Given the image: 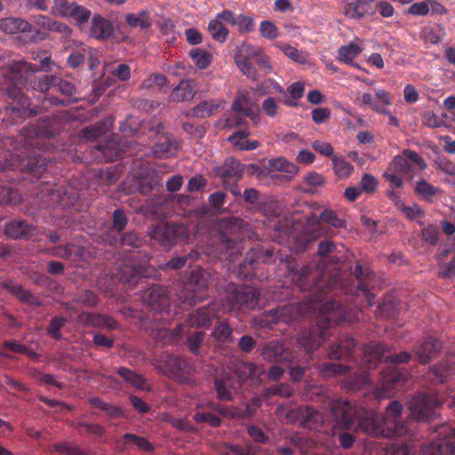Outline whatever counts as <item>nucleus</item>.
Returning a JSON list of instances; mask_svg holds the SVG:
<instances>
[{"mask_svg":"<svg viewBox=\"0 0 455 455\" xmlns=\"http://www.w3.org/2000/svg\"><path fill=\"white\" fill-rule=\"evenodd\" d=\"M374 0H352L347 2L344 8V14L349 19H362L374 12L372 3Z\"/></svg>","mask_w":455,"mask_h":455,"instance_id":"obj_20","label":"nucleus"},{"mask_svg":"<svg viewBox=\"0 0 455 455\" xmlns=\"http://www.w3.org/2000/svg\"><path fill=\"white\" fill-rule=\"evenodd\" d=\"M404 383V377L395 367H388L382 372L381 384L376 390L379 399L389 397L398 386Z\"/></svg>","mask_w":455,"mask_h":455,"instance_id":"obj_12","label":"nucleus"},{"mask_svg":"<svg viewBox=\"0 0 455 455\" xmlns=\"http://www.w3.org/2000/svg\"><path fill=\"white\" fill-rule=\"evenodd\" d=\"M160 178L156 172L149 170L144 175L140 177L138 188L141 194L147 195L150 193L156 186L159 185Z\"/></svg>","mask_w":455,"mask_h":455,"instance_id":"obj_32","label":"nucleus"},{"mask_svg":"<svg viewBox=\"0 0 455 455\" xmlns=\"http://www.w3.org/2000/svg\"><path fill=\"white\" fill-rule=\"evenodd\" d=\"M193 80H181L170 95L172 101L191 100L196 94Z\"/></svg>","mask_w":455,"mask_h":455,"instance_id":"obj_29","label":"nucleus"},{"mask_svg":"<svg viewBox=\"0 0 455 455\" xmlns=\"http://www.w3.org/2000/svg\"><path fill=\"white\" fill-rule=\"evenodd\" d=\"M104 320L103 315L90 312H82L77 316V322L87 327H101Z\"/></svg>","mask_w":455,"mask_h":455,"instance_id":"obj_44","label":"nucleus"},{"mask_svg":"<svg viewBox=\"0 0 455 455\" xmlns=\"http://www.w3.org/2000/svg\"><path fill=\"white\" fill-rule=\"evenodd\" d=\"M142 243V238L134 231H130L122 235L118 240L116 239L114 242V245L121 244L135 248L140 247Z\"/></svg>","mask_w":455,"mask_h":455,"instance_id":"obj_48","label":"nucleus"},{"mask_svg":"<svg viewBox=\"0 0 455 455\" xmlns=\"http://www.w3.org/2000/svg\"><path fill=\"white\" fill-rule=\"evenodd\" d=\"M74 427L78 430L84 429L88 434L98 437H101L106 434V429L100 424L78 422Z\"/></svg>","mask_w":455,"mask_h":455,"instance_id":"obj_60","label":"nucleus"},{"mask_svg":"<svg viewBox=\"0 0 455 455\" xmlns=\"http://www.w3.org/2000/svg\"><path fill=\"white\" fill-rule=\"evenodd\" d=\"M126 22L132 28L140 27L148 28L151 26V20L146 12H140L139 15L127 14L125 17Z\"/></svg>","mask_w":455,"mask_h":455,"instance_id":"obj_49","label":"nucleus"},{"mask_svg":"<svg viewBox=\"0 0 455 455\" xmlns=\"http://www.w3.org/2000/svg\"><path fill=\"white\" fill-rule=\"evenodd\" d=\"M387 351V347L384 344L376 342L367 344L363 348V363L369 369L377 367Z\"/></svg>","mask_w":455,"mask_h":455,"instance_id":"obj_21","label":"nucleus"},{"mask_svg":"<svg viewBox=\"0 0 455 455\" xmlns=\"http://www.w3.org/2000/svg\"><path fill=\"white\" fill-rule=\"evenodd\" d=\"M442 347V342L439 339L427 338L415 349V355L420 363L426 364L440 354Z\"/></svg>","mask_w":455,"mask_h":455,"instance_id":"obj_18","label":"nucleus"},{"mask_svg":"<svg viewBox=\"0 0 455 455\" xmlns=\"http://www.w3.org/2000/svg\"><path fill=\"white\" fill-rule=\"evenodd\" d=\"M307 306L303 303L288 304L270 311L275 322L290 323L305 313Z\"/></svg>","mask_w":455,"mask_h":455,"instance_id":"obj_19","label":"nucleus"},{"mask_svg":"<svg viewBox=\"0 0 455 455\" xmlns=\"http://www.w3.org/2000/svg\"><path fill=\"white\" fill-rule=\"evenodd\" d=\"M332 164L335 174L340 179L349 177L354 170L348 162L336 156L332 157Z\"/></svg>","mask_w":455,"mask_h":455,"instance_id":"obj_45","label":"nucleus"},{"mask_svg":"<svg viewBox=\"0 0 455 455\" xmlns=\"http://www.w3.org/2000/svg\"><path fill=\"white\" fill-rule=\"evenodd\" d=\"M151 239L157 241L164 247H172L178 241L188 240L190 230L184 224H159L150 226L148 231Z\"/></svg>","mask_w":455,"mask_h":455,"instance_id":"obj_6","label":"nucleus"},{"mask_svg":"<svg viewBox=\"0 0 455 455\" xmlns=\"http://www.w3.org/2000/svg\"><path fill=\"white\" fill-rule=\"evenodd\" d=\"M176 153V147L167 139L153 147V154L159 158H166Z\"/></svg>","mask_w":455,"mask_h":455,"instance_id":"obj_46","label":"nucleus"},{"mask_svg":"<svg viewBox=\"0 0 455 455\" xmlns=\"http://www.w3.org/2000/svg\"><path fill=\"white\" fill-rule=\"evenodd\" d=\"M353 274L358 280L357 289L363 291L368 305L370 307L373 306L375 296L369 291V282L373 279L374 274L367 268H363V267L358 264L355 266Z\"/></svg>","mask_w":455,"mask_h":455,"instance_id":"obj_23","label":"nucleus"},{"mask_svg":"<svg viewBox=\"0 0 455 455\" xmlns=\"http://www.w3.org/2000/svg\"><path fill=\"white\" fill-rule=\"evenodd\" d=\"M210 274L200 267L193 269L184 291V300L190 305L203 301V293L209 286Z\"/></svg>","mask_w":455,"mask_h":455,"instance_id":"obj_7","label":"nucleus"},{"mask_svg":"<svg viewBox=\"0 0 455 455\" xmlns=\"http://www.w3.org/2000/svg\"><path fill=\"white\" fill-rule=\"evenodd\" d=\"M235 380L228 373L220 374L214 379V388L217 398L220 401H232L234 399L232 390L234 389Z\"/></svg>","mask_w":455,"mask_h":455,"instance_id":"obj_24","label":"nucleus"},{"mask_svg":"<svg viewBox=\"0 0 455 455\" xmlns=\"http://www.w3.org/2000/svg\"><path fill=\"white\" fill-rule=\"evenodd\" d=\"M94 148L100 153V156H98V157H101L106 162L116 160L124 152V148L116 140L98 143Z\"/></svg>","mask_w":455,"mask_h":455,"instance_id":"obj_25","label":"nucleus"},{"mask_svg":"<svg viewBox=\"0 0 455 455\" xmlns=\"http://www.w3.org/2000/svg\"><path fill=\"white\" fill-rule=\"evenodd\" d=\"M287 271L291 282L300 290L307 291L315 288L316 291L324 287L331 288L338 282V274L334 273L328 277L319 266H305L298 267L293 261L287 263Z\"/></svg>","mask_w":455,"mask_h":455,"instance_id":"obj_3","label":"nucleus"},{"mask_svg":"<svg viewBox=\"0 0 455 455\" xmlns=\"http://www.w3.org/2000/svg\"><path fill=\"white\" fill-rule=\"evenodd\" d=\"M215 307L216 304H212L198 308L188 315L186 323L190 328L208 327L212 319L217 316Z\"/></svg>","mask_w":455,"mask_h":455,"instance_id":"obj_17","label":"nucleus"},{"mask_svg":"<svg viewBox=\"0 0 455 455\" xmlns=\"http://www.w3.org/2000/svg\"><path fill=\"white\" fill-rule=\"evenodd\" d=\"M403 407L398 401H392L386 408L385 413L380 416L383 426L389 434L403 435L407 432L404 422L400 421Z\"/></svg>","mask_w":455,"mask_h":455,"instance_id":"obj_8","label":"nucleus"},{"mask_svg":"<svg viewBox=\"0 0 455 455\" xmlns=\"http://www.w3.org/2000/svg\"><path fill=\"white\" fill-rule=\"evenodd\" d=\"M261 51V47L254 46L251 44L243 42L237 47L234 59L250 60L251 59H255Z\"/></svg>","mask_w":455,"mask_h":455,"instance_id":"obj_37","label":"nucleus"},{"mask_svg":"<svg viewBox=\"0 0 455 455\" xmlns=\"http://www.w3.org/2000/svg\"><path fill=\"white\" fill-rule=\"evenodd\" d=\"M325 334L326 332L323 329L320 331L318 329L314 331H305L299 334L298 342L300 347L309 354L321 346Z\"/></svg>","mask_w":455,"mask_h":455,"instance_id":"obj_22","label":"nucleus"},{"mask_svg":"<svg viewBox=\"0 0 455 455\" xmlns=\"http://www.w3.org/2000/svg\"><path fill=\"white\" fill-rule=\"evenodd\" d=\"M76 3H68L67 0H54L52 13L56 16L67 17L69 15Z\"/></svg>","mask_w":455,"mask_h":455,"instance_id":"obj_59","label":"nucleus"},{"mask_svg":"<svg viewBox=\"0 0 455 455\" xmlns=\"http://www.w3.org/2000/svg\"><path fill=\"white\" fill-rule=\"evenodd\" d=\"M225 106V101L220 100H211L199 103L197 106L193 108L188 113V116H192L195 117L205 118L212 116L217 113L220 109H223Z\"/></svg>","mask_w":455,"mask_h":455,"instance_id":"obj_26","label":"nucleus"},{"mask_svg":"<svg viewBox=\"0 0 455 455\" xmlns=\"http://www.w3.org/2000/svg\"><path fill=\"white\" fill-rule=\"evenodd\" d=\"M131 446H136L140 451H152L154 446L146 438L134 434L127 433L123 436V441L117 442V448L120 451H125Z\"/></svg>","mask_w":455,"mask_h":455,"instance_id":"obj_27","label":"nucleus"},{"mask_svg":"<svg viewBox=\"0 0 455 455\" xmlns=\"http://www.w3.org/2000/svg\"><path fill=\"white\" fill-rule=\"evenodd\" d=\"M329 409L333 419L346 429L367 435H385L380 416L373 411H357L347 401L332 400Z\"/></svg>","mask_w":455,"mask_h":455,"instance_id":"obj_1","label":"nucleus"},{"mask_svg":"<svg viewBox=\"0 0 455 455\" xmlns=\"http://www.w3.org/2000/svg\"><path fill=\"white\" fill-rule=\"evenodd\" d=\"M208 30L212 37L220 43H223L227 39L229 33L228 29H227L223 23L217 18L209 23Z\"/></svg>","mask_w":455,"mask_h":455,"instance_id":"obj_41","label":"nucleus"},{"mask_svg":"<svg viewBox=\"0 0 455 455\" xmlns=\"http://www.w3.org/2000/svg\"><path fill=\"white\" fill-rule=\"evenodd\" d=\"M410 170L411 165L404 156H395L389 166V171L397 174L408 173Z\"/></svg>","mask_w":455,"mask_h":455,"instance_id":"obj_53","label":"nucleus"},{"mask_svg":"<svg viewBox=\"0 0 455 455\" xmlns=\"http://www.w3.org/2000/svg\"><path fill=\"white\" fill-rule=\"evenodd\" d=\"M379 309L383 316L391 317L397 312V304L394 299L387 298L379 306Z\"/></svg>","mask_w":455,"mask_h":455,"instance_id":"obj_63","label":"nucleus"},{"mask_svg":"<svg viewBox=\"0 0 455 455\" xmlns=\"http://www.w3.org/2000/svg\"><path fill=\"white\" fill-rule=\"evenodd\" d=\"M92 33L95 37L101 38L110 34L109 23L103 18H94L92 21Z\"/></svg>","mask_w":455,"mask_h":455,"instance_id":"obj_54","label":"nucleus"},{"mask_svg":"<svg viewBox=\"0 0 455 455\" xmlns=\"http://www.w3.org/2000/svg\"><path fill=\"white\" fill-rule=\"evenodd\" d=\"M218 174L224 180L237 181L243 176V167L238 161L229 158L218 169Z\"/></svg>","mask_w":455,"mask_h":455,"instance_id":"obj_30","label":"nucleus"},{"mask_svg":"<svg viewBox=\"0 0 455 455\" xmlns=\"http://www.w3.org/2000/svg\"><path fill=\"white\" fill-rule=\"evenodd\" d=\"M438 405V401L431 395L416 396L409 403L411 416L419 421L426 420Z\"/></svg>","mask_w":455,"mask_h":455,"instance_id":"obj_9","label":"nucleus"},{"mask_svg":"<svg viewBox=\"0 0 455 455\" xmlns=\"http://www.w3.org/2000/svg\"><path fill=\"white\" fill-rule=\"evenodd\" d=\"M80 247L73 243H68L64 246H59V252L55 253L59 258L71 259L73 256H80Z\"/></svg>","mask_w":455,"mask_h":455,"instance_id":"obj_64","label":"nucleus"},{"mask_svg":"<svg viewBox=\"0 0 455 455\" xmlns=\"http://www.w3.org/2000/svg\"><path fill=\"white\" fill-rule=\"evenodd\" d=\"M162 362L164 363V373L169 377H181L190 374L194 368L184 357L165 355Z\"/></svg>","mask_w":455,"mask_h":455,"instance_id":"obj_13","label":"nucleus"},{"mask_svg":"<svg viewBox=\"0 0 455 455\" xmlns=\"http://www.w3.org/2000/svg\"><path fill=\"white\" fill-rule=\"evenodd\" d=\"M205 332L204 331H195L190 333L187 338V344L188 347V349L193 354H198L199 349L202 346V343L204 339Z\"/></svg>","mask_w":455,"mask_h":455,"instance_id":"obj_55","label":"nucleus"},{"mask_svg":"<svg viewBox=\"0 0 455 455\" xmlns=\"http://www.w3.org/2000/svg\"><path fill=\"white\" fill-rule=\"evenodd\" d=\"M4 234L14 240L31 238L36 233V228L22 220H12L5 223Z\"/></svg>","mask_w":455,"mask_h":455,"instance_id":"obj_16","label":"nucleus"},{"mask_svg":"<svg viewBox=\"0 0 455 455\" xmlns=\"http://www.w3.org/2000/svg\"><path fill=\"white\" fill-rule=\"evenodd\" d=\"M265 370L263 366H258L253 363L243 361L237 362L234 366V372L240 381H245L255 375H262Z\"/></svg>","mask_w":455,"mask_h":455,"instance_id":"obj_28","label":"nucleus"},{"mask_svg":"<svg viewBox=\"0 0 455 455\" xmlns=\"http://www.w3.org/2000/svg\"><path fill=\"white\" fill-rule=\"evenodd\" d=\"M74 301L86 307H95L99 304L100 299L98 295L92 291L84 290L76 296Z\"/></svg>","mask_w":455,"mask_h":455,"instance_id":"obj_47","label":"nucleus"},{"mask_svg":"<svg viewBox=\"0 0 455 455\" xmlns=\"http://www.w3.org/2000/svg\"><path fill=\"white\" fill-rule=\"evenodd\" d=\"M54 88H57L61 94L68 97L75 95L76 92L73 84L57 76H55Z\"/></svg>","mask_w":455,"mask_h":455,"instance_id":"obj_61","label":"nucleus"},{"mask_svg":"<svg viewBox=\"0 0 455 455\" xmlns=\"http://www.w3.org/2000/svg\"><path fill=\"white\" fill-rule=\"evenodd\" d=\"M421 455H455V443L451 440L433 442L423 448Z\"/></svg>","mask_w":455,"mask_h":455,"instance_id":"obj_31","label":"nucleus"},{"mask_svg":"<svg viewBox=\"0 0 455 455\" xmlns=\"http://www.w3.org/2000/svg\"><path fill=\"white\" fill-rule=\"evenodd\" d=\"M39 71V68L32 63L19 60L7 65L4 76L11 81L6 93L13 102L10 103V108L13 111H20L29 104V100L21 92L20 86L28 87L35 74Z\"/></svg>","mask_w":455,"mask_h":455,"instance_id":"obj_2","label":"nucleus"},{"mask_svg":"<svg viewBox=\"0 0 455 455\" xmlns=\"http://www.w3.org/2000/svg\"><path fill=\"white\" fill-rule=\"evenodd\" d=\"M194 420L197 423H208L211 427H217L221 425L222 420L220 417L212 414V412L196 411L193 417Z\"/></svg>","mask_w":455,"mask_h":455,"instance_id":"obj_57","label":"nucleus"},{"mask_svg":"<svg viewBox=\"0 0 455 455\" xmlns=\"http://www.w3.org/2000/svg\"><path fill=\"white\" fill-rule=\"evenodd\" d=\"M184 324H178L173 330L162 329L156 333V338L167 339V342L173 341L182 336Z\"/></svg>","mask_w":455,"mask_h":455,"instance_id":"obj_58","label":"nucleus"},{"mask_svg":"<svg viewBox=\"0 0 455 455\" xmlns=\"http://www.w3.org/2000/svg\"><path fill=\"white\" fill-rule=\"evenodd\" d=\"M212 335L218 343H231L233 341L232 329L226 322L217 323Z\"/></svg>","mask_w":455,"mask_h":455,"instance_id":"obj_34","label":"nucleus"},{"mask_svg":"<svg viewBox=\"0 0 455 455\" xmlns=\"http://www.w3.org/2000/svg\"><path fill=\"white\" fill-rule=\"evenodd\" d=\"M189 55L196 67L200 69L206 68L210 65L212 59V56L210 52L199 48L191 50Z\"/></svg>","mask_w":455,"mask_h":455,"instance_id":"obj_43","label":"nucleus"},{"mask_svg":"<svg viewBox=\"0 0 455 455\" xmlns=\"http://www.w3.org/2000/svg\"><path fill=\"white\" fill-rule=\"evenodd\" d=\"M435 374L441 378V381L443 382L446 378L455 374V368L448 362H443L435 365L433 369Z\"/></svg>","mask_w":455,"mask_h":455,"instance_id":"obj_62","label":"nucleus"},{"mask_svg":"<svg viewBox=\"0 0 455 455\" xmlns=\"http://www.w3.org/2000/svg\"><path fill=\"white\" fill-rule=\"evenodd\" d=\"M263 360L269 363H293L295 355L280 340H271L262 347Z\"/></svg>","mask_w":455,"mask_h":455,"instance_id":"obj_10","label":"nucleus"},{"mask_svg":"<svg viewBox=\"0 0 455 455\" xmlns=\"http://www.w3.org/2000/svg\"><path fill=\"white\" fill-rule=\"evenodd\" d=\"M235 63L239 70L252 81H258L259 75L256 68L248 60H235Z\"/></svg>","mask_w":455,"mask_h":455,"instance_id":"obj_50","label":"nucleus"},{"mask_svg":"<svg viewBox=\"0 0 455 455\" xmlns=\"http://www.w3.org/2000/svg\"><path fill=\"white\" fill-rule=\"evenodd\" d=\"M415 191L418 195L426 200H430L438 192V188L425 180H420L416 183Z\"/></svg>","mask_w":455,"mask_h":455,"instance_id":"obj_52","label":"nucleus"},{"mask_svg":"<svg viewBox=\"0 0 455 455\" xmlns=\"http://www.w3.org/2000/svg\"><path fill=\"white\" fill-rule=\"evenodd\" d=\"M318 371L325 377L343 375L350 370L349 366L341 363H324L317 366Z\"/></svg>","mask_w":455,"mask_h":455,"instance_id":"obj_38","label":"nucleus"},{"mask_svg":"<svg viewBox=\"0 0 455 455\" xmlns=\"http://www.w3.org/2000/svg\"><path fill=\"white\" fill-rule=\"evenodd\" d=\"M54 82L55 76L45 75L37 79L33 78L28 88L45 93L49 92L52 87H54Z\"/></svg>","mask_w":455,"mask_h":455,"instance_id":"obj_42","label":"nucleus"},{"mask_svg":"<svg viewBox=\"0 0 455 455\" xmlns=\"http://www.w3.org/2000/svg\"><path fill=\"white\" fill-rule=\"evenodd\" d=\"M259 299V291L251 286H241L231 288L222 299L224 312H230L235 309L254 308Z\"/></svg>","mask_w":455,"mask_h":455,"instance_id":"obj_5","label":"nucleus"},{"mask_svg":"<svg viewBox=\"0 0 455 455\" xmlns=\"http://www.w3.org/2000/svg\"><path fill=\"white\" fill-rule=\"evenodd\" d=\"M5 31L11 34L30 31V24L20 18H8L3 23Z\"/></svg>","mask_w":455,"mask_h":455,"instance_id":"obj_36","label":"nucleus"},{"mask_svg":"<svg viewBox=\"0 0 455 455\" xmlns=\"http://www.w3.org/2000/svg\"><path fill=\"white\" fill-rule=\"evenodd\" d=\"M1 285L22 303H26L33 307L43 306V301L38 297L35 296L30 291L25 289L21 284L15 283L13 281L10 280L2 282Z\"/></svg>","mask_w":455,"mask_h":455,"instance_id":"obj_15","label":"nucleus"},{"mask_svg":"<svg viewBox=\"0 0 455 455\" xmlns=\"http://www.w3.org/2000/svg\"><path fill=\"white\" fill-rule=\"evenodd\" d=\"M272 257L273 251L270 250L251 249L246 253L244 264L253 267L259 263H269Z\"/></svg>","mask_w":455,"mask_h":455,"instance_id":"obj_33","label":"nucleus"},{"mask_svg":"<svg viewBox=\"0 0 455 455\" xmlns=\"http://www.w3.org/2000/svg\"><path fill=\"white\" fill-rule=\"evenodd\" d=\"M320 220L326 222L336 228H345V221L338 217L336 212L332 210L326 209L320 214Z\"/></svg>","mask_w":455,"mask_h":455,"instance_id":"obj_56","label":"nucleus"},{"mask_svg":"<svg viewBox=\"0 0 455 455\" xmlns=\"http://www.w3.org/2000/svg\"><path fill=\"white\" fill-rule=\"evenodd\" d=\"M232 114L224 120L223 127L235 128L242 126L249 117L255 124L260 120L259 109L256 102L252 101L250 92L245 89L238 90L231 104Z\"/></svg>","mask_w":455,"mask_h":455,"instance_id":"obj_4","label":"nucleus"},{"mask_svg":"<svg viewBox=\"0 0 455 455\" xmlns=\"http://www.w3.org/2000/svg\"><path fill=\"white\" fill-rule=\"evenodd\" d=\"M117 372L126 382L132 384L133 387L140 389L147 388L145 379L130 369L122 367L118 369Z\"/></svg>","mask_w":455,"mask_h":455,"instance_id":"obj_40","label":"nucleus"},{"mask_svg":"<svg viewBox=\"0 0 455 455\" xmlns=\"http://www.w3.org/2000/svg\"><path fill=\"white\" fill-rule=\"evenodd\" d=\"M361 47L355 43H350L342 46L338 52L339 60L346 63H352L353 60L361 53Z\"/></svg>","mask_w":455,"mask_h":455,"instance_id":"obj_39","label":"nucleus"},{"mask_svg":"<svg viewBox=\"0 0 455 455\" xmlns=\"http://www.w3.org/2000/svg\"><path fill=\"white\" fill-rule=\"evenodd\" d=\"M47 164L48 162L44 157L35 155L28 156L27 158L20 160L19 162H17L14 158L12 160H6L4 164L0 167V171L20 168L21 170H27L28 172L33 173L35 176H40L46 170Z\"/></svg>","mask_w":455,"mask_h":455,"instance_id":"obj_11","label":"nucleus"},{"mask_svg":"<svg viewBox=\"0 0 455 455\" xmlns=\"http://www.w3.org/2000/svg\"><path fill=\"white\" fill-rule=\"evenodd\" d=\"M143 299L156 311L166 310L169 307V297L166 289L162 285H152L144 292Z\"/></svg>","mask_w":455,"mask_h":455,"instance_id":"obj_14","label":"nucleus"},{"mask_svg":"<svg viewBox=\"0 0 455 455\" xmlns=\"http://www.w3.org/2000/svg\"><path fill=\"white\" fill-rule=\"evenodd\" d=\"M67 323V319L64 317L56 316L52 318L47 327V333L57 340L62 339L60 329Z\"/></svg>","mask_w":455,"mask_h":455,"instance_id":"obj_51","label":"nucleus"},{"mask_svg":"<svg viewBox=\"0 0 455 455\" xmlns=\"http://www.w3.org/2000/svg\"><path fill=\"white\" fill-rule=\"evenodd\" d=\"M293 395V389L287 383H279L277 385L266 387L262 390V396L269 398L272 396H281L283 398H289Z\"/></svg>","mask_w":455,"mask_h":455,"instance_id":"obj_35","label":"nucleus"}]
</instances>
